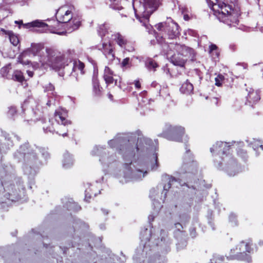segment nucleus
Here are the masks:
<instances>
[{
  "label": "nucleus",
  "instance_id": "1",
  "mask_svg": "<svg viewBox=\"0 0 263 263\" xmlns=\"http://www.w3.org/2000/svg\"><path fill=\"white\" fill-rule=\"evenodd\" d=\"M137 142L133 140V137L126 139L124 138H118L110 140L108 142L109 146L111 148L116 147L120 145L117 148L118 153L120 154L124 161L125 167L129 169L132 163V159L135 157L136 154H138L141 148V143L144 142L147 143L150 139L144 137L141 132L138 134Z\"/></svg>",
  "mask_w": 263,
  "mask_h": 263
},
{
  "label": "nucleus",
  "instance_id": "2",
  "mask_svg": "<svg viewBox=\"0 0 263 263\" xmlns=\"http://www.w3.org/2000/svg\"><path fill=\"white\" fill-rule=\"evenodd\" d=\"M209 5L220 22L230 26L238 25L240 13L235 7L219 0H209Z\"/></svg>",
  "mask_w": 263,
  "mask_h": 263
},
{
  "label": "nucleus",
  "instance_id": "3",
  "mask_svg": "<svg viewBox=\"0 0 263 263\" xmlns=\"http://www.w3.org/2000/svg\"><path fill=\"white\" fill-rule=\"evenodd\" d=\"M253 242L252 240H242L234 248L231 249L228 260H237L246 261L248 263L252 262L250 254L253 252Z\"/></svg>",
  "mask_w": 263,
  "mask_h": 263
},
{
  "label": "nucleus",
  "instance_id": "4",
  "mask_svg": "<svg viewBox=\"0 0 263 263\" xmlns=\"http://www.w3.org/2000/svg\"><path fill=\"white\" fill-rule=\"evenodd\" d=\"M161 135L170 141L184 142L186 146V143L189 140V136L185 134V128L180 125L173 126L170 124H166Z\"/></svg>",
  "mask_w": 263,
  "mask_h": 263
},
{
  "label": "nucleus",
  "instance_id": "5",
  "mask_svg": "<svg viewBox=\"0 0 263 263\" xmlns=\"http://www.w3.org/2000/svg\"><path fill=\"white\" fill-rule=\"evenodd\" d=\"M56 18V21L53 20L52 21L53 24L51 23L49 24L56 26L57 30L54 33L60 34V33L58 32V31L59 30L60 23H67L71 21L72 18V12L66 6H62L57 12Z\"/></svg>",
  "mask_w": 263,
  "mask_h": 263
},
{
  "label": "nucleus",
  "instance_id": "6",
  "mask_svg": "<svg viewBox=\"0 0 263 263\" xmlns=\"http://www.w3.org/2000/svg\"><path fill=\"white\" fill-rule=\"evenodd\" d=\"M43 129L46 134H56L63 137L67 136L68 129L64 127L60 123L55 122L53 119H50L47 122H45L43 125Z\"/></svg>",
  "mask_w": 263,
  "mask_h": 263
},
{
  "label": "nucleus",
  "instance_id": "7",
  "mask_svg": "<svg viewBox=\"0 0 263 263\" xmlns=\"http://www.w3.org/2000/svg\"><path fill=\"white\" fill-rule=\"evenodd\" d=\"M46 52L48 57V64L50 67L55 70H59L64 67V54L60 53L57 54L53 50L50 48L46 49Z\"/></svg>",
  "mask_w": 263,
  "mask_h": 263
},
{
  "label": "nucleus",
  "instance_id": "8",
  "mask_svg": "<svg viewBox=\"0 0 263 263\" xmlns=\"http://www.w3.org/2000/svg\"><path fill=\"white\" fill-rule=\"evenodd\" d=\"M24 28L29 29L31 28H37L42 32L49 31L51 32H55L57 30L56 26L46 24L39 20H35L30 23L23 24Z\"/></svg>",
  "mask_w": 263,
  "mask_h": 263
},
{
  "label": "nucleus",
  "instance_id": "9",
  "mask_svg": "<svg viewBox=\"0 0 263 263\" xmlns=\"http://www.w3.org/2000/svg\"><path fill=\"white\" fill-rule=\"evenodd\" d=\"M181 170L184 173L194 174L197 172V163L194 160L192 155L185 156Z\"/></svg>",
  "mask_w": 263,
  "mask_h": 263
},
{
  "label": "nucleus",
  "instance_id": "10",
  "mask_svg": "<svg viewBox=\"0 0 263 263\" xmlns=\"http://www.w3.org/2000/svg\"><path fill=\"white\" fill-rule=\"evenodd\" d=\"M103 78L105 84L107 86H108L113 83H114L115 85H117L118 82L121 77L116 74L108 66H105Z\"/></svg>",
  "mask_w": 263,
  "mask_h": 263
},
{
  "label": "nucleus",
  "instance_id": "11",
  "mask_svg": "<svg viewBox=\"0 0 263 263\" xmlns=\"http://www.w3.org/2000/svg\"><path fill=\"white\" fill-rule=\"evenodd\" d=\"M231 146L229 143L222 141H217L210 148L211 153H217L222 155L228 156L230 154Z\"/></svg>",
  "mask_w": 263,
  "mask_h": 263
},
{
  "label": "nucleus",
  "instance_id": "12",
  "mask_svg": "<svg viewBox=\"0 0 263 263\" xmlns=\"http://www.w3.org/2000/svg\"><path fill=\"white\" fill-rule=\"evenodd\" d=\"M67 111L66 110L58 108L54 112L53 120L55 122L60 123L63 127H67V126L71 124V122L67 119Z\"/></svg>",
  "mask_w": 263,
  "mask_h": 263
},
{
  "label": "nucleus",
  "instance_id": "13",
  "mask_svg": "<svg viewBox=\"0 0 263 263\" xmlns=\"http://www.w3.org/2000/svg\"><path fill=\"white\" fill-rule=\"evenodd\" d=\"M109 62H112L115 59V54L111 43H103L100 49Z\"/></svg>",
  "mask_w": 263,
  "mask_h": 263
},
{
  "label": "nucleus",
  "instance_id": "14",
  "mask_svg": "<svg viewBox=\"0 0 263 263\" xmlns=\"http://www.w3.org/2000/svg\"><path fill=\"white\" fill-rule=\"evenodd\" d=\"M112 36L115 43H117L121 48L126 49L128 51L134 50V48L132 47H131V49H126V47L128 46V44H130V42L128 41L125 36L118 32L114 34Z\"/></svg>",
  "mask_w": 263,
  "mask_h": 263
},
{
  "label": "nucleus",
  "instance_id": "15",
  "mask_svg": "<svg viewBox=\"0 0 263 263\" xmlns=\"http://www.w3.org/2000/svg\"><path fill=\"white\" fill-rule=\"evenodd\" d=\"M177 46L180 50L181 53L183 55L184 58L186 59V61L188 60H191L192 61L194 60L196 53L194 49L187 47L185 45H178Z\"/></svg>",
  "mask_w": 263,
  "mask_h": 263
},
{
  "label": "nucleus",
  "instance_id": "16",
  "mask_svg": "<svg viewBox=\"0 0 263 263\" xmlns=\"http://www.w3.org/2000/svg\"><path fill=\"white\" fill-rule=\"evenodd\" d=\"M178 28L179 26L177 23L172 21L168 23L165 33L169 39H175L178 36L179 34Z\"/></svg>",
  "mask_w": 263,
  "mask_h": 263
},
{
  "label": "nucleus",
  "instance_id": "17",
  "mask_svg": "<svg viewBox=\"0 0 263 263\" xmlns=\"http://www.w3.org/2000/svg\"><path fill=\"white\" fill-rule=\"evenodd\" d=\"M176 50L177 52L175 53L171 58V62L175 65L183 67L186 62V59L181 53L177 47Z\"/></svg>",
  "mask_w": 263,
  "mask_h": 263
},
{
  "label": "nucleus",
  "instance_id": "18",
  "mask_svg": "<svg viewBox=\"0 0 263 263\" xmlns=\"http://www.w3.org/2000/svg\"><path fill=\"white\" fill-rule=\"evenodd\" d=\"M92 93L95 97H99L102 95L103 88L101 87L97 77H93L92 79Z\"/></svg>",
  "mask_w": 263,
  "mask_h": 263
},
{
  "label": "nucleus",
  "instance_id": "19",
  "mask_svg": "<svg viewBox=\"0 0 263 263\" xmlns=\"http://www.w3.org/2000/svg\"><path fill=\"white\" fill-rule=\"evenodd\" d=\"M246 99L247 102L246 104L253 107V104L257 102L260 100V98L258 93L256 91L253 90L248 93Z\"/></svg>",
  "mask_w": 263,
  "mask_h": 263
},
{
  "label": "nucleus",
  "instance_id": "20",
  "mask_svg": "<svg viewBox=\"0 0 263 263\" xmlns=\"http://www.w3.org/2000/svg\"><path fill=\"white\" fill-rule=\"evenodd\" d=\"M85 64L79 60H74L73 61L72 71L76 72L79 71L80 73L84 74L85 72L84 68Z\"/></svg>",
  "mask_w": 263,
  "mask_h": 263
},
{
  "label": "nucleus",
  "instance_id": "21",
  "mask_svg": "<svg viewBox=\"0 0 263 263\" xmlns=\"http://www.w3.org/2000/svg\"><path fill=\"white\" fill-rule=\"evenodd\" d=\"M10 79L21 83H23V82L26 81L23 72L17 69L13 71Z\"/></svg>",
  "mask_w": 263,
  "mask_h": 263
},
{
  "label": "nucleus",
  "instance_id": "22",
  "mask_svg": "<svg viewBox=\"0 0 263 263\" xmlns=\"http://www.w3.org/2000/svg\"><path fill=\"white\" fill-rule=\"evenodd\" d=\"M194 90L193 84L191 83L189 80H187L184 83H183L180 88V91L184 94H190Z\"/></svg>",
  "mask_w": 263,
  "mask_h": 263
},
{
  "label": "nucleus",
  "instance_id": "23",
  "mask_svg": "<svg viewBox=\"0 0 263 263\" xmlns=\"http://www.w3.org/2000/svg\"><path fill=\"white\" fill-rule=\"evenodd\" d=\"M2 30L9 36L10 42L13 45L16 46L18 45L19 43L18 36L14 34L12 31H6L4 29H2Z\"/></svg>",
  "mask_w": 263,
  "mask_h": 263
},
{
  "label": "nucleus",
  "instance_id": "24",
  "mask_svg": "<svg viewBox=\"0 0 263 263\" xmlns=\"http://www.w3.org/2000/svg\"><path fill=\"white\" fill-rule=\"evenodd\" d=\"M202 79V77L201 76L200 73L195 71L191 73L190 81L193 82L195 85H200L201 84V81Z\"/></svg>",
  "mask_w": 263,
  "mask_h": 263
},
{
  "label": "nucleus",
  "instance_id": "25",
  "mask_svg": "<svg viewBox=\"0 0 263 263\" xmlns=\"http://www.w3.org/2000/svg\"><path fill=\"white\" fill-rule=\"evenodd\" d=\"M160 0H143L144 6L146 8L156 9L159 5Z\"/></svg>",
  "mask_w": 263,
  "mask_h": 263
},
{
  "label": "nucleus",
  "instance_id": "26",
  "mask_svg": "<svg viewBox=\"0 0 263 263\" xmlns=\"http://www.w3.org/2000/svg\"><path fill=\"white\" fill-rule=\"evenodd\" d=\"M209 52L213 59H219L220 55V51L216 45L212 44L211 45H210Z\"/></svg>",
  "mask_w": 263,
  "mask_h": 263
},
{
  "label": "nucleus",
  "instance_id": "27",
  "mask_svg": "<svg viewBox=\"0 0 263 263\" xmlns=\"http://www.w3.org/2000/svg\"><path fill=\"white\" fill-rule=\"evenodd\" d=\"M207 99L209 100V105L212 108L219 106L221 104L220 97H207Z\"/></svg>",
  "mask_w": 263,
  "mask_h": 263
},
{
  "label": "nucleus",
  "instance_id": "28",
  "mask_svg": "<svg viewBox=\"0 0 263 263\" xmlns=\"http://www.w3.org/2000/svg\"><path fill=\"white\" fill-rule=\"evenodd\" d=\"M11 69V64H9L1 68L0 73L2 76L7 79H10L11 76L10 75L9 72Z\"/></svg>",
  "mask_w": 263,
  "mask_h": 263
},
{
  "label": "nucleus",
  "instance_id": "29",
  "mask_svg": "<svg viewBox=\"0 0 263 263\" xmlns=\"http://www.w3.org/2000/svg\"><path fill=\"white\" fill-rule=\"evenodd\" d=\"M145 65L149 70H153V71H155L156 68L159 66L158 63L153 59L148 60L145 62Z\"/></svg>",
  "mask_w": 263,
  "mask_h": 263
},
{
  "label": "nucleus",
  "instance_id": "30",
  "mask_svg": "<svg viewBox=\"0 0 263 263\" xmlns=\"http://www.w3.org/2000/svg\"><path fill=\"white\" fill-rule=\"evenodd\" d=\"M117 86L124 91L130 92L132 89V87L131 86H126V84L122 82V78H120Z\"/></svg>",
  "mask_w": 263,
  "mask_h": 263
},
{
  "label": "nucleus",
  "instance_id": "31",
  "mask_svg": "<svg viewBox=\"0 0 263 263\" xmlns=\"http://www.w3.org/2000/svg\"><path fill=\"white\" fill-rule=\"evenodd\" d=\"M98 32L101 37L104 36L108 32V28L106 24H103L99 25Z\"/></svg>",
  "mask_w": 263,
  "mask_h": 263
},
{
  "label": "nucleus",
  "instance_id": "32",
  "mask_svg": "<svg viewBox=\"0 0 263 263\" xmlns=\"http://www.w3.org/2000/svg\"><path fill=\"white\" fill-rule=\"evenodd\" d=\"M42 49V46L40 44H32L30 48V51L34 54H37Z\"/></svg>",
  "mask_w": 263,
  "mask_h": 263
},
{
  "label": "nucleus",
  "instance_id": "33",
  "mask_svg": "<svg viewBox=\"0 0 263 263\" xmlns=\"http://www.w3.org/2000/svg\"><path fill=\"white\" fill-rule=\"evenodd\" d=\"M176 181L175 177H171L169 178V181L168 183L165 184L163 186V190L165 191L164 195L166 196L167 192L172 186V182Z\"/></svg>",
  "mask_w": 263,
  "mask_h": 263
},
{
  "label": "nucleus",
  "instance_id": "34",
  "mask_svg": "<svg viewBox=\"0 0 263 263\" xmlns=\"http://www.w3.org/2000/svg\"><path fill=\"white\" fill-rule=\"evenodd\" d=\"M224 261V257L223 256H214L211 259V263H222Z\"/></svg>",
  "mask_w": 263,
  "mask_h": 263
},
{
  "label": "nucleus",
  "instance_id": "35",
  "mask_svg": "<svg viewBox=\"0 0 263 263\" xmlns=\"http://www.w3.org/2000/svg\"><path fill=\"white\" fill-rule=\"evenodd\" d=\"M121 67L124 68H130L132 66V63L129 58L124 59L121 63Z\"/></svg>",
  "mask_w": 263,
  "mask_h": 263
},
{
  "label": "nucleus",
  "instance_id": "36",
  "mask_svg": "<svg viewBox=\"0 0 263 263\" xmlns=\"http://www.w3.org/2000/svg\"><path fill=\"white\" fill-rule=\"evenodd\" d=\"M168 23L169 22H162V23H159L156 26L157 29L158 31H164V32H165V30L167 29V25H168Z\"/></svg>",
  "mask_w": 263,
  "mask_h": 263
},
{
  "label": "nucleus",
  "instance_id": "37",
  "mask_svg": "<svg viewBox=\"0 0 263 263\" xmlns=\"http://www.w3.org/2000/svg\"><path fill=\"white\" fill-rule=\"evenodd\" d=\"M73 25L71 26L72 30H76L77 29L81 24V21L79 19L77 18H73L71 20Z\"/></svg>",
  "mask_w": 263,
  "mask_h": 263
},
{
  "label": "nucleus",
  "instance_id": "38",
  "mask_svg": "<svg viewBox=\"0 0 263 263\" xmlns=\"http://www.w3.org/2000/svg\"><path fill=\"white\" fill-rule=\"evenodd\" d=\"M237 154L240 157L245 159L247 158V151L243 148H239L237 150Z\"/></svg>",
  "mask_w": 263,
  "mask_h": 263
},
{
  "label": "nucleus",
  "instance_id": "39",
  "mask_svg": "<svg viewBox=\"0 0 263 263\" xmlns=\"http://www.w3.org/2000/svg\"><path fill=\"white\" fill-rule=\"evenodd\" d=\"M224 79L223 76L219 74L217 77L215 78V85L217 86H220L222 85L221 82Z\"/></svg>",
  "mask_w": 263,
  "mask_h": 263
},
{
  "label": "nucleus",
  "instance_id": "40",
  "mask_svg": "<svg viewBox=\"0 0 263 263\" xmlns=\"http://www.w3.org/2000/svg\"><path fill=\"white\" fill-rule=\"evenodd\" d=\"M17 63L22 64L23 65H29L30 63V61L28 60L25 61L23 60V58L22 57H20L18 58Z\"/></svg>",
  "mask_w": 263,
  "mask_h": 263
},
{
  "label": "nucleus",
  "instance_id": "41",
  "mask_svg": "<svg viewBox=\"0 0 263 263\" xmlns=\"http://www.w3.org/2000/svg\"><path fill=\"white\" fill-rule=\"evenodd\" d=\"M134 85L136 89H140L141 88V82L139 80H136L134 81Z\"/></svg>",
  "mask_w": 263,
  "mask_h": 263
},
{
  "label": "nucleus",
  "instance_id": "42",
  "mask_svg": "<svg viewBox=\"0 0 263 263\" xmlns=\"http://www.w3.org/2000/svg\"><path fill=\"white\" fill-rule=\"evenodd\" d=\"M175 228L177 229L179 231H181L183 229L182 224L179 222H177L175 224Z\"/></svg>",
  "mask_w": 263,
  "mask_h": 263
},
{
  "label": "nucleus",
  "instance_id": "43",
  "mask_svg": "<svg viewBox=\"0 0 263 263\" xmlns=\"http://www.w3.org/2000/svg\"><path fill=\"white\" fill-rule=\"evenodd\" d=\"M158 166V157L157 156L155 157V163L152 167V170L156 169Z\"/></svg>",
  "mask_w": 263,
  "mask_h": 263
},
{
  "label": "nucleus",
  "instance_id": "44",
  "mask_svg": "<svg viewBox=\"0 0 263 263\" xmlns=\"http://www.w3.org/2000/svg\"><path fill=\"white\" fill-rule=\"evenodd\" d=\"M190 234L192 237H195L196 235V229L195 228H192L190 230Z\"/></svg>",
  "mask_w": 263,
  "mask_h": 263
},
{
  "label": "nucleus",
  "instance_id": "45",
  "mask_svg": "<svg viewBox=\"0 0 263 263\" xmlns=\"http://www.w3.org/2000/svg\"><path fill=\"white\" fill-rule=\"evenodd\" d=\"M163 69L164 72H165L166 74H171L170 71V69L168 68V67L167 66H164L163 67Z\"/></svg>",
  "mask_w": 263,
  "mask_h": 263
},
{
  "label": "nucleus",
  "instance_id": "46",
  "mask_svg": "<svg viewBox=\"0 0 263 263\" xmlns=\"http://www.w3.org/2000/svg\"><path fill=\"white\" fill-rule=\"evenodd\" d=\"M47 88L48 90L50 91H52L54 89V86L51 83L49 84Z\"/></svg>",
  "mask_w": 263,
  "mask_h": 263
},
{
  "label": "nucleus",
  "instance_id": "47",
  "mask_svg": "<svg viewBox=\"0 0 263 263\" xmlns=\"http://www.w3.org/2000/svg\"><path fill=\"white\" fill-rule=\"evenodd\" d=\"M27 73L28 74V76L30 78L33 77L34 75V72L29 70H27Z\"/></svg>",
  "mask_w": 263,
  "mask_h": 263
},
{
  "label": "nucleus",
  "instance_id": "48",
  "mask_svg": "<svg viewBox=\"0 0 263 263\" xmlns=\"http://www.w3.org/2000/svg\"><path fill=\"white\" fill-rule=\"evenodd\" d=\"M107 97L110 101H114V96L110 92H108L107 93Z\"/></svg>",
  "mask_w": 263,
  "mask_h": 263
},
{
  "label": "nucleus",
  "instance_id": "49",
  "mask_svg": "<svg viewBox=\"0 0 263 263\" xmlns=\"http://www.w3.org/2000/svg\"><path fill=\"white\" fill-rule=\"evenodd\" d=\"M230 48L232 49V50L235 51L237 49V46L234 44H232L230 45Z\"/></svg>",
  "mask_w": 263,
  "mask_h": 263
},
{
  "label": "nucleus",
  "instance_id": "50",
  "mask_svg": "<svg viewBox=\"0 0 263 263\" xmlns=\"http://www.w3.org/2000/svg\"><path fill=\"white\" fill-rule=\"evenodd\" d=\"M15 24H18L19 25H23V24H24L22 20L15 21Z\"/></svg>",
  "mask_w": 263,
  "mask_h": 263
},
{
  "label": "nucleus",
  "instance_id": "51",
  "mask_svg": "<svg viewBox=\"0 0 263 263\" xmlns=\"http://www.w3.org/2000/svg\"><path fill=\"white\" fill-rule=\"evenodd\" d=\"M81 209V208L80 205H78L77 204H76L75 205V210L78 211H79Z\"/></svg>",
  "mask_w": 263,
  "mask_h": 263
},
{
  "label": "nucleus",
  "instance_id": "52",
  "mask_svg": "<svg viewBox=\"0 0 263 263\" xmlns=\"http://www.w3.org/2000/svg\"><path fill=\"white\" fill-rule=\"evenodd\" d=\"M186 149V154H189L191 153V151L189 149H187V147H185Z\"/></svg>",
  "mask_w": 263,
  "mask_h": 263
},
{
  "label": "nucleus",
  "instance_id": "53",
  "mask_svg": "<svg viewBox=\"0 0 263 263\" xmlns=\"http://www.w3.org/2000/svg\"><path fill=\"white\" fill-rule=\"evenodd\" d=\"M259 245L260 246H263V239L262 240H260L259 241Z\"/></svg>",
  "mask_w": 263,
  "mask_h": 263
},
{
  "label": "nucleus",
  "instance_id": "54",
  "mask_svg": "<svg viewBox=\"0 0 263 263\" xmlns=\"http://www.w3.org/2000/svg\"><path fill=\"white\" fill-rule=\"evenodd\" d=\"M184 18L185 20H189V16L187 15H184Z\"/></svg>",
  "mask_w": 263,
  "mask_h": 263
},
{
  "label": "nucleus",
  "instance_id": "55",
  "mask_svg": "<svg viewBox=\"0 0 263 263\" xmlns=\"http://www.w3.org/2000/svg\"><path fill=\"white\" fill-rule=\"evenodd\" d=\"M79 222H80V223L81 224H83V225L85 224V222H83V221H81V220H79Z\"/></svg>",
  "mask_w": 263,
  "mask_h": 263
},
{
  "label": "nucleus",
  "instance_id": "56",
  "mask_svg": "<svg viewBox=\"0 0 263 263\" xmlns=\"http://www.w3.org/2000/svg\"><path fill=\"white\" fill-rule=\"evenodd\" d=\"M144 20H145L146 22H148V18H144Z\"/></svg>",
  "mask_w": 263,
  "mask_h": 263
},
{
  "label": "nucleus",
  "instance_id": "57",
  "mask_svg": "<svg viewBox=\"0 0 263 263\" xmlns=\"http://www.w3.org/2000/svg\"><path fill=\"white\" fill-rule=\"evenodd\" d=\"M137 18H138V17L137 16ZM139 21L142 22V19L141 18H139Z\"/></svg>",
  "mask_w": 263,
  "mask_h": 263
}]
</instances>
